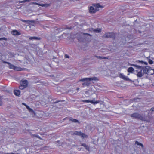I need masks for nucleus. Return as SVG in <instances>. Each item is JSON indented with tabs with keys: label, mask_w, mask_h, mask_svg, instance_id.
I'll return each mask as SVG.
<instances>
[{
	"label": "nucleus",
	"mask_w": 154,
	"mask_h": 154,
	"mask_svg": "<svg viewBox=\"0 0 154 154\" xmlns=\"http://www.w3.org/2000/svg\"><path fill=\"white\" fill-rule=\"evenodd\" d=\"M90 35L87 33H81L77 36L78 39L79 41H83L84 39H88Z\"/></svg>",
	"instance_id": "nucleus-3"
},
{
	"label": "nucleus",
	"mask_w": 154,
	"mask_h": 154,
	"mask_svg": "<svg viewBox=\"0 0 154 154\" xmlns=\"http://www.w3.org/2000/svg\"><path fill=\"white\" fill-rule=\"evenodd\" d=\"M20 90H14V93L17 96H19L20 94Z\"/></svg>",
	"instance_id": "nucleus-14"
},
{
	"label": "nucleus",
	"mask_w": 154,
	"mask_h": 154,
	"mask_svg": "<svg viewBox=\"0 0 154 154\" xmlns=\"http://www.w3.org/2000/svg\"><path fill=\"white\" fill-rule=\"evenodd\" d=\"M124 80L129 81L131 83L133 82L135 85H139V81L138 79L134 80H133L132 79H130L129 78H122Z\"/></svg>",
	"instance_id": "nucleus-9"
},
{
	"label": "nucleus",
	"mask_w": 154,
	"mask_h": 154,
	"mask_svg": "<svg viewBox=\"0 0 154 154\" xmlns=\"http://www.w3.org/2000/svg\"><path fill=\"white\" fill-rule=\"evenodd\" d=\"M65 57L66 58H69V56L68 55H66V54L65 55Z\"/></svg>",
	"instance_id": "nucleus-35"
},
{
	"label": "nucleus",
	"mask_w": 154,
	"mask_h": 154,
	"mask_svg": "<svg viewBox=\"0 0 154 154\" xmlns=\"http://www.w3.org/2000/svg\"><path fill=\"white\" fill-rule=\"evenodd\" d=\"M90 30L91 31H93L96 32H99L101 31V29H91Z\"/></svg>",
	"instance_id": "nucleus-15"
},
{
	"label": "nucleus",
	"mask_w": 154,
	"mask_h": 154,
	"mask_svg": "<svg viewBox=\"0 0 154 154\" xmlns=\"http://www.w3.org/2000/svg\"><path fill=\"white\" fill-rule=\"evenodd\" d=\"M143 72L148 75H151L154 73V69H152L150 67L146 66L143 70Z\"/></svg>",
	"instance_id": "nucleus-6"
},
{
	"label": "nucleus",
	"mask_w": 154,
	"mask_h": 154,
	"mask_svg": "<svg viewBox=\"0 0 154 154\" xmlns=\"http://www.w3.org/2000/svg\"><path fill=\"white\" fill-rule=\"evenodd\" d=\"M134 71V69L132 67H130L127 70L128 72L131 73H133Z\"/></svg>",
	"instance_id": "nucleus-16"
},
{
	"label": "nucleus",
	"mask_w": 154,
	"mask_h": 154,
	"mask_svg": "<svg viewBox=\"0 0 154 154\" xmlns=\"http://www.w3.org/2000/svg\"><path fill=\"white\" fill-rule=\"evenodd\" d=\"M39 5L41 6L42 7H48L49 5V4H41Z\"/></svg>",
	"instance_id": "nucleus-23"
},
{
	"label": "nucleus",
	"mask_w": 154,
	"mask_h": 154,
	"mask_svg": "<svg viewBox=\"0 0 154 154\" xmlns=\"http://www.w3.org/2000/svg\"><path fill=\"white\" fill-rule=\"evenodd\" d=\"M140 98H135L133 99V100L134 102H138L140 101Z\"/></svg>",
	"instance_id": "nucleus-25"
},
{
	"label": "nucleus",
	"mask_w": 154,
	"mask_h": 154,
	"mask_svg": "<svg viewBox=\"0 0 154 154\" xmlns=\"http://www.w3.org/2000/svg\"><path fill=\"white\" fill-rule=\"evenodd\" d=\"M26 107L29 110V111L30 112H33V110L32 109L30 108L29 106H26Z\"/></svg>",
	"instance_id": "nucleus-26"
},
{
	"label": "nucleus",
	"mask_w": 154,
	"mask_h": 154,
	"mask_svg": "<svg viewBox=\"0 0 154 154\" xmlns=\"http://www.w3.org/2000/svg\"><path fill=\"white\" fill-rule=\"evenodd\" d=\"M33 136L34 137H36L40 138V137L38 135L34 134L33 135Z\"/></svg>",
	"instance_id": "nucleus-30"
},
{
	"label": "nucleus",
	"mask_w": 154,
	"mask_h": 154,
	"mask_svg": "<svg viewBox=\"0 0 154 154\" xmlns=\"http://www.w3.org/2000/svg\"><path fill=\"white\" fill-rule=\"evenodd\" d=\"M82 102H85V103H91L92 104H97L98 103H99L100 101L99 100H97L96 101L94 102L93 100H82Z\"/></svg>",
	"instance_id": "nucleus-10"
},
{
	"label": "nucleus",
	"mask_w": 154,
	"mask_h": 154,
	"mask_svg": "<svg viewBox=\"0 0 154 154\" xmlns=\"http://www.w3.org/2000/svg\"><path fill=\"white\" fill-rule=\"evenodd\" d=\"M150 110L152 111H154V107H152L150 109Z\"/></svg>",
	"instance_id": "nucleus-34"
},
{
	"label": "nucleus",
	"mask_w": 154,
	"mask_h": 154,
	"mask_svg": "<svg viewBox=\"0 0 154 154\" xmlns=\"http://www.w3.org/2000/svg\"><path fill=\"white\" fill-rule=\"evenodd\" d=\"M10 129L8 128V129H7V130H5L4 131H2V134H4L5 133H6L8 132L9 131H10Z\"/></svg>",
	"instance_id": "nucleus-24"
},
{
	"label": "nucleus",
	"mask_w": 154,
	"mask_h": 154,
	"mask_svg": "<svg viewBox=\"0 0 154 154\" xmlns=\"http://www.w3.org/2000/svg\"><path fill=\"white\" fill-rule=\"evenodd\" d=\"M67 118V117H66L65 118H64L63 119V120H65Z\"/></svg>",
	"instance_id": "nucleus-36"
},
{
	"label": "nucleus",
	"mask_w": 154,
	"mask_h": 154,
	"mask_svg": "<svg viewBox=\"0 0 154 154\" xmlns=\"http://www.w3.org/2000/svg\"><path fill=\"white\" fill-rule=\"evenodd\" d=\"M2 39V38H1V39H0V40H1V39Z\"/></svg>",
	"instance_id": "nucleus-42"
},
{
	"label": "nucleus",
	"mask_w": 154,
	"mask_h": 154,
	"mask_svg": "<svg viewBox=\"0 0 154 154\" xmlns=\"http://www.w3.org/2000/svg\"><path fill=\"white\" fill-rule=\"evenodd\" d=\"M69 119L70 121H71L72 122H74L75 123L77 122L79 124L80 123V122L76 119H74L72 117H70Z\"/></svg>",
	"instance_id": "nucleus-12"
},
{
	"label": "nucleus",
	"mask_w": 154,
	"mask_h": 154,
	"mask_svg": "<svg viewBox=\"0 0 154 154\" xmlns=\"http://www.w3.org/2000/svg\"><path fill=\"white\" fill-rule=\"evenodd\" d=\"M81 146H84L87 150L88 151H89V148L88 145H86L85 143H82L81 144Z\"/></svg>",
	"instance_id": "nucleus-17"
},
{
	"label": "nucleus",
	"mask_w": 154,
	"mask_h": 154,
	"mask_svg": "<svg viewBox=\"0 0 154 154\" xmlns=\"http://www.w3.org/2000/svg\"><path fill=\"white\" fill-rule=\"evenodd\" d=\"M23 21L24 22H26V20H23Z\"/></svg>",
	"instance_id": "nucleus-37"
},
{
	"label": "nucleus",
	"mask_w": 154,
	"mask_h": 154,
	"mask_svg": "<svg viewBox=\"0 0 154 154\" xmlns=\"http://www.w3.org/2000/svg\"><path fill=\"white\" fill-rule=\"evenodd\" d=\"M97 57L99 58H101V57L100 56Z\"/></svg>",
	"instance_id": "nucleus-39"
},
{
	"label": "nucleus",
	"mask_w": 154,
	"mask_h": 154,
	"mask_svg": "<svg viewBox=\"0 0 154 154\" xmlns=\"http://www.w3.org/2000/svg\"><path fill=\"white\" fill-rule=\"evenodd\" d=\"M130 116L133 118L141 120H143L144 117L140 114L138 113H134L130 115Z\"/></svg>",
	"instance_id": "nucleus-7"
},
{
	"label": "nucleus",
	"mask_w": 154,
	"mask_h": 154,
	"mask_svg": "<svg viewBox=\"0 0 154 154\" xmlns=\"http://www.w3.org/2000/svg\"><path fill=\"white\" fill-rule=\"evenodd\" d=\"M106 36L107 38H113L114 35L112 33H108L106 34Z\"/></svg>",
	"instance_id": "nucleus-11"
},
{
	"label": "nucleus",
	"mask_w": 154,
	"mask_h": 154,
	"mask_svg": "<svg viewBox=\"0 0 154 154\" xmlns=\"http://www.w3.org/2000/svg\"><path fill=\"white\" fill-rule=\"evenodd\" d=\"M22 104H23V105H25V106H27V105H26V104H25V103H22Z\"/></svg>",
	"instance_id": "nucleus-38"
},
{
	"label": "nucleus",
	"mask_w": 154,
	"mask_h": 154,
	"mask_svg": "<svg viewBox=\"0 0 154 154\" xmlns=\"http://www.w3.org/2000/svg\"><path fill=\"white\" fill-rule=\"evenodd\" d=\"M103 7L100 5L99 4H93L92 6L89 8V12L91 13H94L99 10V8H103Z\"/></svg>",
	"instance_id": "nucleus-2"
},
{
	"label": "nucleus",
	"mask_w": 154,
	"mask_h": 154,
	"mask_svg": "<svg viewBox=\"0 0 154 154\" xmlns=\"http://www.w3.org/2000/svg\"><path fill=\"white\" fill-rule=\"evenodd\" d=\"M20 86L19 88L21 90H23L28 86V82L26 80H22L20 82Z\"/></svg>",
	"instance_id": "nucleus-5"
},
{
	"label": "nucleus",
	"mask_w": 154,
	"mask_h": 154,
	"mask_svg": "<svg viewBox=\"0 0 154 154\" xmlns=\"http://www.w3.org/2000/svg\"><path fill=\"white\" fill-rule=\"evenodd\" d=\"M149 63L150 64H152L153 63V61L151 60H149Z\"/></svg>",
	"instance_id": "nucleus-31"
},
{
	"label": "nucleus",
	"mask_w": 154,
	"mask_h": 154,
	"mask_svg": "<svg viewBox=\"0 0 154 154\" xmlns=\"http://www.w3.org/2000/svg\"><path fill=\"white\" fill-rule=\"evenodd\" d=\"M81 133V132H78L77 131H75L73 133V134L78 135V136H80Z\"/></svg>",
	"instance_id": "nucleus-21"
},
{
	"label": "nucleus",
	"mask_w": 154,
	"mask_h": 154,
	"mask_svg": "<svg viewBox=\"0 0 154 154\" xmlns=\"http://www.w3.org/2000/svg\"><path fill=\"white\" fill-rule=\"evenodd\" d=\"M80 136H81L83 138L87 136L84 133L81 132L80 135Z\"/></svg>",
	"instance_id": "nucleus-27"
},
{
	"label": "nucleus",
	"mask_w": 154,
	"mask_h": 154,
	"mask_svg": "<svg viewBox=\"0 0 154 154\" xmlns=\"http://www.w3.org/2000/svg\"><path fill=\"white\" fill-rule=\"evenodd\" d=\"M121 77H125V76H124V75H122Z\"/></svg>",
	"instance_id": "nucleus-41"
},
{
	"label": "nucleus",
	"mask_w": 154,
	"mask_h": 154,
	"mask_svg": "<svg viewBox=\"0 0 154 154\" xmlns=\"http://www.w3.org/2000/svg\"><path fill=\"white\" fill-rule=\"evenodd\" d=\"M137 62H139V63H141L142 64H144L146 65H147V64H148L147 62H144V61H143L138 60V61H137Z\"/></svg>",
	"instance_id": "nucleus-22"
},
{
	"label": "nucleus",
	"mask_w": 154,
	"mask_h": 154,
	"mask_svg": "<svg viewBox=\"0 0 154 154\" xmlns=\"http://www.w3.org/2000/svg\"><path fill=\"white\" fill-rule=\"evenodd\" d=\"M55 144H57V143H58V144H57V146H62L63 144V143L62 142H60L59 140L55 141Z\"/></svg>",
	"instance_id": "nucleus-18"
},
{
	"label": "nucleus",
	"mask_w": 154,
	"mask_h": 154,
	"mask_svg": "<svg viewBox=\"0 0 154 154\" xmlns=\"http://www.w3.org/2000/svg\"><path fill=\"white\" fill-rule=\"evenodd\" d=\"M89 91H85V94L87 95L88 97L89 95H90V94H89Z\"/></svg>",
	"instance_id": "nucleus-29"
},
{
	"label": "nucleus",
	"mask_w": 154,
	"mask_h": 154,
	"mask_svg": "<svg viewBox=\"0 0 154 154\" xmlns=\"http://www.w3.org/2000/svg\"><path fill=\"white\" fill-rule=\"evenodd\" d=\"M4 63L8 64L9 65V68L10 69H12L16 71H21L22 69L20 67L16 66L13 65L11 64L10 63L8 62L4 61Z\"/></svg>",
	"instance_id": "nucleus-8"
},
{
	"label": "nucleus",
	"mask_w": 154,
	"mask_h": 154,
	"mask_svg": "<svg viewBox=\"0 0 154 154\" xmlns=\"http://www.w3.org/2000/svg\"><path fill=\"white\" fill-rule=\"evenodd\" d=\"M30 40H39L40 39L39 38L36 37H30L29 38Z\"/></svg>",
	"instance_id": "nucleus-20"
},
{
	"label": "nucleus",
	"mask_w": 154,
	"mask_h": 154,
	"mask_svg": "<svg viewBox=\"0 0 154 154\" xmlns=\"http://www.w3.org/2000/svg\"><path fill=\"white\" fill-rule=\"evenodd\" d=\"M2 103H3L2 101V97L1 96H0V106H2Z\"/></svg>",
	"instance_id": "nucleus-28"
},
{
	"label": "nucleus",
	"mask_w": 154,
	"mask_h": 154,
	"mask_svg": "<svg viewBox=\"0 0 154 154\" xmlns=\"http://www.w3.org/2000/svg\"><path fill=\"white\" fill-rule=\"evenodd\" d=\"M64 100H58L57 101H56V102H55V103H58V102H63L64 101Z\"/></svg>",
	"instance_id": "nucleus-32"
},
{
	"label": "nucleus",
	"mask_w": 154,
	"mask_h": 154,
	"mask_svg": "<svg viewBox=\"0 0 154 154\" xmlns=\"http://www.w3.org/2000/svg\"><path fill=\"white\" fill-rule=\"evenodd\" d=\"M79 88H77L76 89L78 91L79 90Z\"/></svg>",
	"instance_id": "nucleus-40"
},
{
	"label": "nucleus",
	"mask_w": 154,
	"mask_h": 154,
	"mask_svg": "<svg viewBox=\"0 0 154 154\" xmlns=\"http://www.w3.org/2000/svg\"><path fill=\"white\" fill-rule=\"evenodd\" d=\"M129 65L135 67V69H139V70H136L137 72V77H141L143 76V73L142 72V66L134 64H130Z\"/></svg>",
	"instance_id": "nucleus-4"
},
{
	"label": "nucleus",
	"mask_w": 154,
	"mask_h": 154,
	"mask_svg": "<svg viewBox=\"0 0 154 154\" xmlns=\"http://www.w3.org/2000/svg\"><path fill=\"white\" fill-rule=\"evenodd\" d=\"M12 34L14 35H19L20 33L16 30H13L11 32Z\"/></svg>",
	"instance_id": "nucleus-13"
},
{
	"label": "nucleus",
	"mask_w": 154,
	"mask_h": 154,
	"mask_svg": "<svg viewBox=\"0 0 154 154\" xmlns=\"http://www.w3.org/2000/svg\"><path fill=\"white\" fill-rule=\"evenodd\" d=\"M135 144H137L138 146H141V147L143 148L144 147L143 145V144H142L141 143H139V142L137 141L135 142Z\"/></svg>",
	"instance_id": "nucleus-19"
},
{
	"label": "nucleus",
	"mask_w": 154,
	"mask_h": 154,
	"mask_svg": "<svg viewBox=\"0 0 154 154\" xmlns=\"http://www.w3.org/2000/svg\"><path fill=\"white\" fill-rule=\"evenodd\" d=\"M9 54L11 55V57H14V54H12L11 53H10Z\"/></svg>",
	"instance_id": "nucleus-33"
},
{
	"label": "nucleus",
	"mask_w": 154,
	"mask_h": 154,
	"mask_svg": "<svg viewBox=\"0 0 154 154\" xmlns=\"http://www.w3.org/2000/svg\"><path fill=\"white\" fill-rule=\"evenodd\" d=\"M98 80V79L97 78H85L80 80V81L84 82L82 83V85L84 86H88L90 85L91 83L89 82L91 81H96Z\"/></svg>",
	"instance_id": "nucleus-1"
}]
</instances>
